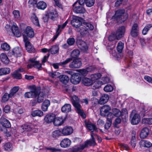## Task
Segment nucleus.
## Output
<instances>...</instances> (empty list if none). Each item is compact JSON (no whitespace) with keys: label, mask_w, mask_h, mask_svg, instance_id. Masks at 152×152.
Masks as SVG:
<instances>
[{"label":"nucleus","mask_w":152,"mask_h":152,"mask_svg":"<svg viewBox=\"0 0 152 152\" xmlns=\"http://www.w3.org/2000/svg\"><path fill=\"white\" fill-rule=\"evenodd\" d=\"M13 14L15 19L19 20L20 19V16L19 12L18 11H14L13 12Z\"/></svg>","instance_id":"nucleus-62"},{"label":"nucleus","mask_w":152,"mask_h":152,"mask_svg":"<svg viewBox=\"0 0 152 152\" xmlns=\"http://www.w3.org/2000/svg\"><path fill=\"white\" fill-rule=\"evenodd\" d=\"M94 28V26L91 24L85 23L81 26V28H77V31L80 32L81 35H83L87 34L89 30H93Z\"/></svg>","instance_id":"nucleus-5"},{"label":"nucleus","mask_w":152,"mask_h":152,"mask_svg":"<svg viewBox=\"0 0 152 152\" xmlns=\"http://www.w3.org/2000/svg\"><path fill=\"white\" fill-rule=\"evenodd\" d=\"M95 0H86V4L88 7H91L94 4Z\"/></svg>","instance_id":"nucleus-59"},{"label":"nucleus","mask_w":152,"mask_h":152,"mask_svg":"<svg viewBox=\"0 0 152 152\" xmlns=\"http://www.w3.org/2000/svg\"><path fill=\"white\" fill-rule=\"evenodd\" d=\"M50 101L48 100H45L42 103V108L44 111H47L48 107L50 105Z\"/></svg>","instance_id":"nucleus-31"},{"label":"nucleus","mask_w":152,"mask_h":152,"mask_svg":"<svg viewBox=\"0 0 152 152\" xmlns=\"http://www.w3.org/2000/svg\"><path fill=\"white\" fill-rule=\"evenodd\" d=\"M112 113L113 115L115 116L119 117L122 116L121 112L117 109H113L112 110Z\"/></svg>","instance_id":"nucleus-47"},{"label":"nucleus","mask_w":152,"mask_h":152,"mask_svg":"<svg viewBox=\"0 0 152 152\" xmlns=\"http://www.w3.org/2000/svg\"><path fill=\"white\" fill-rule=\"evenodd\" d=\"M83 20V19L82 18L76 16L72 20L71 23L72 26L76 28V30H77V28L81 27Z\"/></svg>","instance_id":"nucleus-10"},{"label":"nucleus","mask_w":152,"mask_h":152,"mask_svg":"<svg viewBox=\"0 0 152 152\" xmlns=\"http://www.w3.org/2000/svg\"><path fill=\"white\" fill-rule=\"evenodd\" d=\"M128 17V14L125 12L124 9H122L117 10L112 18L115 19L119 23H121L124 22Z\"/></svg>","instance_id":"nucleus-1"},{"label":"nucleus","mask_w":152,"mask_h":152,"mask_svg":"<svg viewBox=\"0 0 152 152\" xmlns=\"http://www.w3.org/2000/svg\"><path fill=\"white\" fill-rule=\"evenodd\" d=\"M81 65V61L79 59H75L69 64V66L71 68L75 69L80 68Z\"/></svg>","instance_id":"nucleus-12"},{"label":"nucleus","mask_w":152,"mask_h":152,"mask_svg":"<svg viewBox=\"0 0 152 152\" xmlns=\"http://www.w3.org/2000/svg\"><path fill=\"white\" fill-rule=\"evenodd\" d=\"M124 43L121 41L119 42L118 43L117 48V50L118 52L119 53L122 52L124 47Z\"/></svg>","instance_id":"nucleus-48"},{"label":"nucleus","mask_w":152,"mask_h":152,"mask_svg":"<svg viewBox=\"0 0 152 152\" xmlns=\"http://www.w3.org/2000/svg\"><path fill=\"white\" fill-rule=\"evenodd\" d=\"M1 123L3 127L5 128L4 129V132L7 131L6 128H8L11 126V124L9 121L2 116L1 118Z\"/></svg>","instance_id":"nucleus-15"},{"label":"nucleus","mask_w":152,"mask_h":152,"mask_svg":"<svg viewBox=\"0 0 152 152\" xmlns=\"http://www.w3.org/2000/svg\"><path fill=\"white\" fill-rule=\"evenodd\" d=\"M71 82L74 84H77L79 83L81 80V78L77 76L73 75L71 79Z\"/></svg>","instance_id":"nucleus-25"},{"label":"nucleus","mask_w":152,"mask_h":152,"mask_svg":"<svg viewBox=\"0 0 152 152\" xmlns=\"http://www.w3.org/2000/svg\"><path fill=\"white\" fill-rule=\"evenodd\" d=\"M36 6L38 9L42 10H44L47 6L46 3L43 1H39L37 4Z\"/></svg>","instance_id":"nucleus-29"},{"label":"nucleus","mask_w":152,"mask_h":152,"mask_svg":"<svg viewBox=\"0 0 152 152\" xmlns=\"http://www.w3.org/2000/svg\"><path fill=\"white\" fill-rule=\"evenodd\" d=\"M152 27V25L151 24L147 25L142 31V33L144 35H145L150 28Z\"/></svg>","instance_id":"nucleus-51"},{"label":"nucleus","mask_w":152,"mask_h":152,"mask_svg":"<svg viewBox=\"0 0 152 152\" xmlns=\"http://www.w3.org/2000/svg\"><path fill=\"white\" fill-rule=\"evenodd\" d=\"M109 99L108 96L107 94H104L100 98L99 103L101 104H104L107 102Z\"/></svg>","instance_id":"nucleus-24"},{"label":"nucleus","mask_w":152,"mask_h":152,"mask_svg":"<svg viewBox=\"0 0 152 152\" xmlns=\"http://www.w3.org/2000/svg\"><path fill=\"white\" fill-rule=\"evenodd\" d=\"M4 147L5 150L10 151L12 149V144L10 142L7 143L4 145Z\"/></svg>","instance_id":"nucleus-53"},{"label":"nucleus","mask_w":152,"mask_h":152,"mask_svg":"<svg viewBox=\"0 0 152 152\" xmlns=\"http://www.w3.org/2000/svg\"><path fill=\"white\" fill-rule=\"evenodd\" d=\"M34 32L33 29L30 26L26 28L23 34V41L29 40L28 37L32 38L34 36Z\"/></svg>","instance_id":"nucleus-6"},{"label":"nucleus","mask_w":152,"mask_h":152,"mask_svg":"<svg viewBox=\"0 0 152 152\" xmlns=\"http://www.w3.org/2000/svg\"><path fill=\"white\" fill-rule=\"evenodd\" d=\"M91 69V67L90 66L86 69H80L77 70L79 72V74L83 76L86 75L88 72L91 71L89 69Z\"/></svg>","instance_id":"nucleus-34"},{"label":"nucleus","mask_w":152,"mask_h":152,"mask_svg":"<svg viewBox=\"0 0 152 152\" xmlns=\"http://www.w3.org/2000/svg\"><path fill=\"white\" fill-rule=\"evenodd\" d=\"M61 110L63 112L69 113L71 110V105L69 104H65L61 107Z\"/></svg>","instance_id":"nucleus-26"},{"label":"nucleus","mask_w":152,"mask_h":152,"mask_svg":"<svg viewBox=\"0 0 152 152\" xmlns=\"http://www.w3.org/2000/svg\"><path fill=\"white\" fill-rule=\"evenodd\" d=\"M12 77L16 79H20L21 78V75L18 71H15L12 74Z\"/></svg>","instance_id":"nucleus-54"},{"label":"nucleus","mask_w":152,"mask_h":152,"mask_svg":"<svg viewBox=\"0 0 152 152\" xmlns=\"http://www.w3.org/2000/svg\"><path fill=\"white\" fill-rule=\"evenodd\" d=\"M92 83L91 80L87 78H84L82 80L83 83L86 86H90L92 84Z\"/></svg>","instance_id":"nucleus-42"},{"label":"nucleus","mask_w":152,"mask_h":152,"mask_svg":"<svg viewBox=\"0 0 152 152\" xmlns=\"http://www.w3.org/2000/svg\"><path fill=\"white\" fill-rule=\"evenodd\" d=\"M140 145L142 146L149 148L152 145V144L149 141L145 140H141L140 142Z\"/></svg>","instance_id":"nucleus-35"},{"label":"nucleus","mask_w":152,"mask_h":152,"mask_svg":"<svg viewBox=\"0 0 152 152\" xmlns=\"http://www.w3.org/2000/svg\"><path fill=\"white\" fill-rule=\"evenodd\" d=\"M125 28L124 26L119 27L115 32V34L116 36V39L119 40L123 37L125 32Z\"/></svg>","instance_id":"nucleus-11"},{"label":"nucleus","mask_w":152,"mask_h":152,"mask_svg":"<svg viewBox=\"0 0 152 152\" xmlns=\"http://www.w3.org/2000/svg\"><path fill=\"white\" fill-rule=\"evenodd\" d=\"M104 90L107 92H111L113 90V88L111 85H107L104 87Z\"/></svg>","instance_id":"nucleus-60"},{"label":"nucleus","mask_w":152,"mask_h":152,"mask_svg":"<svg viewBox=\"0 0 152 152\" xmlns=\"http://www.w3.org/2000/svg\"><path fill=\"white\" fill-rule=\"evenodd\" d=\"M1 48L3 50L5 51H8L10 48V46L6 43H4L2 44Z\"/></svg>","instance_id":"nucleus-56"},{"label":"nucleus","mask_w":152,"mask_h":152,"mask_svg":"<svg viewBox=\"0 0 152 152\" xmlns=\"http://www.w3.org/2000/svg\"><path fill=\"white\" fill-rule=\"evenodd\" d=\"M9 98H10V94H5L2 97V102H6L8 100Z\"/></svg>","instance_id":"nucleus-61"},{"label":"nucleus","mask_w":152,"mask_h":152,"mask_svg":"<svg viewBox=\"0 0 152 152\" xmlns=\"http://www.w3.org/2000/svg\"><path fill=\"white\" fill-rule=\"evenodd\" d=\"M73 132L72 128L69 126L64 127L61 130L62 134L65 136L68 135L72 134Z\"/></svg>","instance_id":"nucleus-16"},{"label":"nucleus","mask_w":152,"mask_h":152,"mask_svg":"<svg viewBox=\"0 0 152 152\" xmlns=\"http://www.w3.org/2000/svg\"><path fill=\"white\" fill-rule=\"evenodd\" d=\"M49 76L52 78L58 77L60 75V73L57 72H53L52 71L48 73Z\"/></svg>","instance_id":"nucleus-46"},{"label":"nucleus","mask_w":152,"mask_h":152,"mask_svg":"<svg viewBox=\"0 0 152 152\" xmlns=\"http://www.w3.org/2000/svg\"><path fill=\"white\" fill-rule=\"evenodd\" d=\"M31 115L34 117L36 116L41 117L43 115V113L41 110H37L33 111L31 113Z\"/></svg>","instance_id":"nucleus-32"},{"label":"nucleus","mask_w":152,"mask_h":152,"mask_svg":"<svg viewBox=\"0 0 152 152\" xmlns=\"http://www.w3.org/2000/svg\"><path fill=\"white\" fill-rule=\"evenodd\" d=\"M130 120L132 124L136 125L139 123L140 120V115L132 111L130 115Z\"/></svg>","instance_id":"nucleus-8"},{"label":"nucleus","mask_w":152,"mask_h":152,"mask_svg":"<svg viewBox=\"0 0 152 152\" xmlns=\"http://www.w3.org/2000/svg\"><path fill=\"white\" fill-rule=\"evenodd\" d=\"M23 129L24 131L27 132H36L38 131V129L34 128L33 126L28 125H23Z\"/></svg>","instance_id":"nucleus-18"},{"label":"nucleus","mask_w":152,"mask_h":152,"mask_svg":"<svg viewBox=\"0 0 152 152\" xmlns=\"http://www.w3.org/2000/svg\"><path fill=\"white\" fill-rule=\"evenodd\" d=\"M139 28L137 23H134L132 26L131 31V35L133 37H136L138 34Z\"/></svg>","instance_id":"nucleus-17"},{"label":"nucleus","mask_w":152,"mask_h":152,"mask_svg":"<svg viewBox=\"0 0 152 152\" xmlns=\"http://www.w3.org/2000/svg\"><path fill=\"white\" fill-rule=\"evenodd\" d=\"M142 121L145 124H152V118H144Z\"/></svg>","instance_id":"nucleus-57"},{"label":"nucleus","mask_w":152,"mask_h":152,"mask_svg":"<svg viewBox=\"0 0 152 152\" xmlns=\"http://www.w3.org/2000/svg\"><path fill=\"white\" fill-rule=\"evenodd\" d=\"M80 51L77 49L74 50L72 52L71 56L72 58H75L77 57L79 55Z\"/></svg>","instance_id":"nucleus-50"},{"label":"nucleus","mask_w":152,"mask_h":152,"mask_svg":"<svg viewBox=\"0 0 152 152\" xmlns=\"http://www.w3.org/2000/svg\"><path fill=\"white\" fill-rule=\"evenodd\" d=\"M59 48L58 45H54L52 46L51 48L49 50V52L52 54H55L58 53Z\"/></svg>","instance_id":"nucleus-30"},{"label":"nucleus","mask_w":152,"mask_h":152,"mask_svg":"<svg viewBox=\"0 0 152 152\" xmlns=\"http://www.w3.org/2000/svg\"><path fill=\"white\" fill-rule=\"evenodd\" d=\"M31 19L33 23L35 25L39 26V21L38 18L34 14H33L31 16Z\"/></svg>","instance_id":"nucleus-43"},{"label":"nucleus","mask_w":152,"mask_h":152,"mask_svg":"<svg viewBox=\"0 0 152 152\" xmlns=\"http://www.w3.org/2000/svg\"><path fill=\"white\" fill-rule=\"evenodd\" d=\"M70 99L73 106L76 108V111L79 115L82 118H85L86 115L81 109V106L79 104L78 98L75 95H73L71 96Z\"/></svg>","instance_id":"nucleus-2"},{"label":"nucleus","mask_w":152,"mask_h":152,"mask_svg":"<svg viewBox=\"0 0 152 152\" xmlns=\"http://www.w3.org/2000/svg\"><path fill=\"white\" fill-rule=\"evenodd\" d=\"M59 78L60 81L64 83H67L69 80L68 77L65 75L60 76Z\"/></svg>","instance_id":"nucleus-40"},{"label":"nucleus","mask_w":152,"mask_h":152,"mask_svg":"<svg viewBox=\"0 0 152 152\" xmlns=\"http://www.w3.org/2000/svg\"><path fill=\"white\" fill-rule=\"evenodd\" d=\"M79 46L80 49L84 51H86L88 50V47L86 44L83 41H80V43Z\"/></svg>","instance_id":"nucleus-45"},{"label":"nucleus","mask_w":152,"mask_h":152,"mask_svg":"<svg viewBox=\"0 0 152 152\" xmlns=\"http://www.w3.org/2000/svg\"><path fill=\"white\" fill-rule=\"evenodd\" d=\"M10 69L9 68L4 67L0 69V76L6 75L10 72Z\"/></svg>","instance_id":"nucleus-33"},{"label":"nucleus","mask_w":152,"mask_h":152,"mask_svg":"<svg viewBox=\"0 0 152 152\" xmlns=\"http://www.w3.org/2000/svg\"><path fill=\"white\" fill-rule=\"evenodd\" d=\"M1 61L5 64H8L9 62V59L6 54L2 53L0 55Z\"/></svg>","instance_id":"nucleus-37"},{"label":"nucleus","mask_w":152,"mask_h":152,"mask_svg":"<svg viewBox=\"0 0 152 152\" xmlns=\"http://www.w3.org/2000/svg\"><path fill=\"white\" fill-rule=\"evenodd\" d=\"M11 31L14 35L17 37H20L21 36V33L16 25H13L12 26Z\"/></svg>","instance_id":"nucleus-21"},{"label":"nucleus","mask_w":152,"mask_h":152,"mask_svg":"<svg viewBox=\"0 0 152 152\" xmlns=\"http://www.w3.org/2000/svg\"><path fill=\"white\" fill-rule=\"evenodd\" d=\"M56 115L53 113H50L46 115L45 117L44 120L47 123L53 122L55 118Z\"/></svg>","instance_id":"nucleus-14"},{"label":"nucleus","mask_w":152,"mask_h":152,"mask_svg":"<svg viewBox=\"0 0 152 152\" xmlns=\"http://www.w3.org/2000/svg\"><path fill=\"white\" fill-rule=\"evenodd\" d=\"M21 49L18 47L14 48L12 50V54L16 57H20L21 55Z\"/></svg>","instance_id":"nucleus-28"},{"label":"nucleus","mask_w":152,"mask_h":152,"mask_svg":"<svg viewBox=\"0 0 152 152\" xmlns=\"http://www.w3.org/2000/svg\"><path fill=\"white\" fill-rule=\"evenodd\" d=\"M31 88V90L30 91L26 92L24 94V95L25 98H34L37 95L38 92L35 86H33Z\"/></svg>","instance_id":"nucleus-7"},{"label":"nucleus","mask_w":152,"mask_h":152,"mask_svg":"<svg viewBox=\"0 0 152 152\" xmlns=\"http://www.w3.org/2000/svg\"><path fill=\"white\" fill-rule=\"evenodd\" d=\"M75 39L73 38L68 39L67 41V43L69 45H73L75 43Z\"/></svg>","instance_id":"nucleus-64"},{"label":"nucleus","mask_w":152,"mask_h":152,"mask_svg":"<svg viewBox=\"0 0 152 152\" xmlns=\"http://www.w3.org/2000/svg\"><path fill=\"white\" fill-rule=\"evenodd\" d=\"M149 132V129L148 127H144L141 130L140 134V137L141 138L144 139L146 138Z\"/></svg>","instance_id":"nucleus-20"},{"label":"nucleus","mask_w":152,"mask_h":152,"mask_svg":"<svg viewBox=\"0 0 152 152\" xmlns=\"http://www.w3.org/2000/svg\"><path fill=\"white\" fill-rule=\"evenodd\" d=\"M94 133L92 132L91 133V137L92 140H88L85 142L82 145L79 146H76L73 149L74 152H76L80 150H82L85 148L89 146L94 145L96 143L94 138Z\"/></svg>","instance_id":"nucleus-3"},{"label":"nucleus","mask_w":152,"mask_h":152,"mask_svg":"<svg viewBox=\"0 0 152 152\" xmlns=\"http://www.w3.org/2000/svg\"><path fill=\"white\" fill-rule=\"evenodd\" d=\"M25 43V45L27 51L29 53L34 52L35 49L34 47L31 44L29 40L24 41Z\"/></svg>","instance_id":"nucleus-19"},{"label":"nucleus","mask_w":152,"mask_h":152,"mask_svg":"<svg viewBox=\"0 0 152 152\" xmlns=\"http://www.w3.org/2000/svg\"><path fill=\"white\" fill-rule=\"evenodd\" d=\"M102 84L101 81L99 80L95 81L93 83H92V88L94 89H97L100 87Z\"/></svg>","instance_id":"nucleus-41"},{"label":"nucleus","mask_w":152,"mask_h":152,"mask_svg":"<svg viewBox=\"0 0 152 152\" xmlns=\"http://www.w3.org/2000/svg\"><path fill=\"white\" fill-rule=\"evenodd\" d=\"M113 117V116L109 117V115L107 116V120L108 122L106 123L104 125V128L106 129H108L111 126Z\"/></svg>","instance_id":"nucleus-39"},{"label":"nucleus","mask_w":152,"mask_h":152,"mask_svg":"<svg viewBox=\"0 0 152 152\" xmlns=\"http://www.w3.org/2000/svg\"><path fill=\"white\" fill-rule=\"evenodd\" d=\"M130 144L133 148H135L136 144V139L135 135L132 137Z\"/></svg>","instance_id":"nucleus-58"},{"label":"nucleus","mask_w":152,"mask_h":152,"mask_svg":"<svg viewBox=\"0 0 152 152\" xmlns=\"http://www.w3.org/2000/svg\"><path fill=\"white\" fill-rule=\"evenodd\" d=\"M111 107L108 105H104L100 108V114L103 116H107L109 115V117L113 116V115L111 113H109V111L111 110Z\"/></svg>","instance_id":"nucleus-9"},{"label":"nucleus","mask_w":152,"mask_h":152,"mask_svg":"<svg viewBox=\"0 0 152 152\" xmlns=\"http://www.w3.org/2000/svg\"><path fill=\"white\" fill-rule=\"evenodd\" d=\"M85 124L87 128L91 132L94 131H97V129L96 126L90 122H86Z\"/></svg>","instance_id":"nucleus-22"},{"label":"nucleus","mask_w":152,"mask_h":152,"mask_svg":"<svg viewBox=\"0 0 152 152\" xmlns=\"http://www.w3.org/2000/svg\"><path fill=\"white\" fill-rule=\"evenodd\" d=\"M94 133L92 132L91 133V137L92 140H88L85 142L82 145L79 146H76L73 149L74 152H76L80 150H82L85 148L89 146L94 145L96 143L94 138Z\"/></svg>","instance_id":"nucleus-4"},{"label":"nucleus","mask_w":152,"mask_h":152,"mask_svg":"<svg viewBox=\"0 0 152 152\" xmlns=\"http://www.w3.org/2000/svg\"><path fill=\"white\" fill-rule=\"evenodd\" d=\"M67 23V21H66L62 25H58V28L57 29L56 33V34L54 36L53 41H54L58 37L59 34L61 33L62 29L66 26Z\"/></svg>","instance_id":"nucleus-13"},{"label":"nucleus","mask_w":152,"mask_h":152,"mask_svg":"<svg viewBox=\"0 0 152 152\" xmlns=\"http://www.w3.org/2000/svg\"><path fill=\"white\" fill-rule=\"evenodd\" d=\"M44 95V93L42 92H40L38 94L37 98V101L38 102H41L43 100Z\"/></svg>","instance_id":"nucleus-55"},{"label":"nucleus","mask_w":152,"mask_h":152,"mask_svg":"<svg viewBox=\"0 0 152 152\" xmlns=\"http://www.w3.org/2000/svg\"><path fill=\"white\" fill-rule=\"evenodd\" d=\"M152 27V25L151 24L147 25L142 31V33L144 35H145L150 28Z\"/></svg>","instance_id":"nucleus-52"},{"label":"nucleus","mask_w":152,"mask_h":152,"mask_svg":"<svg viewBox=\"0 0 152 152\" xmlns=\"http://www.w3.org/2000/svg\"><path fill=\"white\" fill-rule=\"evenodd\" d=\"M101 77V75L99 73L92 74L91 75V79L92 81H94L99 79Z\"/></svg>","instance_id":"nucleus-49"},{"label":"nucleus","mask_w":152,"mask_h":152,"mask_svg":"<svg viewBox=\"0 0 152 152\" xmlns=\"http://www.w3.org/2000/svg\"><path fill=\"white\" fill-rule=\"evenodd\" d=\"M74 12L77 13H83L85 12V9L82 6L76 7L73 9Z\"/></svg>","instance_id":"nucleus-27"},{"label":"nucleus","mask_w":152,"mask_h":152,"mask_svg":"<svg viewBox=\"0 0 152 152\" xmlns=\"http://www.w3.org/2000/svg\"><path fill=\"white\" fill-rule=\"evenodd\" d=\"M71 144V141L68 138L64 139L61 142L60 145L61 147L66 148L69 147Z\"/></svg>","instance_id":"nucleus-23"},{"label":"nucleus","mask_w":152,"mask_h":152,"mask_svg":"<svg viewBox=\"0 0 152 152\" xmlns=\"http://www.w3.org/2000/svg\"><path fill=\"white\" fill-rule=\"evenodd\" d=\"M61 132L59 130H56L53 132V136L54 137H56L61 135Z\"/></svg>","instance_id":"nucleus-63"},{"label":"nucleus","mask_w":152,"mask_h":152,"mask_svg":"<svg viewBox=\"0 0 152 152\" xmlns=\"http://www.w3.org/2000/svg\"><path fill=\"white\" fill-rule=\"evenodd\" d=\"M63 119L61 117L56 118L53 121L54 124L55 126L61 125L63 123Z\"/></svg>","instance_id":"nucleus-38"},{"label":"nucleus","mask_w":152,"mask_h":152,"mask_svg":"<svg viewBox=\"0 0 152 152\" xmlns=\"http://www.w3.org/2000/svg\"><path fill=\"white\" fill-rule=\"evenodd\" d=\"M19 89V87L18 86L13 87L10 91V97H12L17 92Z\"/></svg>","instance_id":"nucleus-44"},{"label":"nucleus","mask_w":152,"mask_h":152,"mask_svg":"<svg viewBox=\"0 0 152 152\" xmlns=\"http://www.w3.org/2000/svg\"><path fill=\"white\" fill-rule=\"evenodd\" d=\"M30 61L31 62L33 63V67L38 69H40L42 67V64L39 63V61L33 59H31Z\"/></svg>","instance_id":"nucleus-36"}]
</instances>
